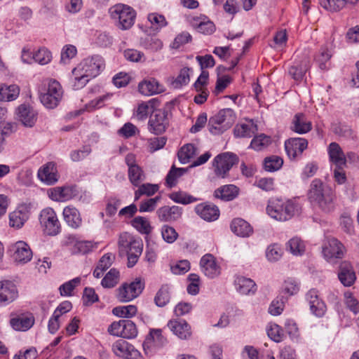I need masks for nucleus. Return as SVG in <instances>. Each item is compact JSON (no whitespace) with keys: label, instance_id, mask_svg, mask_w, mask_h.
<instances>
[{"label":"nucleus","instance_id":"6e6d98bb","mask_svg":"<svg viewBox=\"0 0 359 359\" xmlns=\"http://www.w3.org/2000/svg\"><path fill=\"white\" fill-rule=\"evenodd\" d=\"M131 344L123 339H118L112 345V351L114 353L121 358H125L127 352L129 351V347Z\"/></svg>","mask_w":359,"mask_h":359},{"label":"nucleus","instance_id":"a18cd8bd","mask_svg":"<svg viewBox=\"0 0 359 359\" xmlns=\"http://www.w3.org/2000/svg\"><path fill=\"white\" fill-rule=\"evenodd\" d=\"M283 160L278 156H271L264 158V168L269 172H275L281 168Z\"/></svg>","mask_w":359,"mask_h":359},{"label":"nucleus","instance_id":"2eb2a0df","mask_svg":"<svg viewBox=\"0 0 359 359\" xmlns=\"http://www.w3.org/2000/svg\"><path fill=\"white\" fill-rule=\"evenodd\" d=\"M194 211L202 219L207 222H213L219 217L218 207L211 203L204 202L196 205Z\"/></svg>","mask_w":359,"mask_h":359},{"label":"nucleus","instance_id":"5701e85b","mask_svg":"<svg viewBox=\"0 0 359 359\" xmlns=\"http://www.w3.org/2000/svg\"><path fill=\"white\" fill-rule=\"evenodd\" d=\"M139 92L146 96L159 94L164 92V86L156 79L151 78L141 81L138 85Z\"/></svg>","mask_w":359,"mask_h":359},{"label":"nucleus","instance_id":"052dcab7","mask_svg":"<svg viewBox=\"0 0 359 359\" xmlns=\"http://www.w3.org/2000/svg\"><path fill=\"white\" fill-rule=\"evenodd\" d=\"M147 19L150 22L151 26L156 29H161L168 25V22L165 16L157 13L149 14Z\"/></svg>","mask_w":359,"mask_h":359},{"label":"nucleus","instance_id":"f704fd0d","mask_svg":"<svg viewBox=\"0 0 359 359\" xmlns=\"http://www.w3.org/2000/svg\"><path fill=\"white\" fill-rule=\"evenodd\" d=\"M224 110H220L210 117L208 122L209 131L214 135H222L224 131Z\"/></svg>","mask_w":359,"mask_h":359},{"label":"nucleus","instance_id":"0eeeda50","mask_svg":"<svg viewBox=\"0 0 359 359\" xmlns=\"http://www.w3.org/2000/svg\"><path fill=\"white\" fill-rule=\"evenodd\" d=\"M166 343L167 339L162 335L161 329H151L142 344L144 353L151 357Z\"/></svg>","mask_w":359,"mask_h":359},{"label":"nucleus","instance_id":"ddd939ff","mask_svg":"<svg viewBox=\"0 0 359 359\" xmlns=\"http://www.w3.org/2000/svg\"><path fill=\"white\" fill-rule=\"evenodd\" d=\"M128 167V178L130 182L135 187L139 186L145 180V174L142 168L136 163L135 156L128 154L125 158Z\"/></svg>","mask_w":359,"mask_h":359},{"label":"nucleus","instance_id":"09e8293b","mask_svg":"<svg viewBox=\"0 0 359 359\" xmlns=\"http://www.w3.org/2000/svg\"><path fill=\"white\" fill-rule=\"evenodd\" d=\"M142 46L150 51L156 52L163 47V42L158 38L147 36L141 41Z\"/></svg>","mask_w":359,"mask_h":359},{"label":"nucleus","instance_id":"37998d69","mask_svg":"<svg viewBox=\"0 0 359 359\" xmlns=\"http://www.w3.org/2000/svg\"><path fill=\"white\" fill-rule=\"evenodd\" d=\"M196 151L197 149L193 144L184 145L178 152L180 161L183 164L188 163L196 155Z\"/></svg>","mask_w":359,"mask_h":359},{"label":"nucleus","instance_id":"f8f14e48","mask_svg":"<svg viewBox=\"0 0 359 359\" xmlns=\"http://www.w3.org/2000/svg\"><path fill=\"white\" fill-rule=\"evenodd\" d=\"M14 261L19 264L28 263L33 257L29 245L23 241H18L9 246Z\"/></svg>","mask_w":359,"mask_h":359},{"label":"nucleus","instance_id":"f3484780","mask_svg":"<svg viewBox=\"0 0 359 359\" xmlns=\"http://www.w3.org/2000/svg\"><path fill=\"white\" fill-rule=\"evenodd\" d=\"M201 271L209 278H214L221 273L220 267L217 264L215 258L211 254H205L200 260Z\"/></svg>","mask_w":359,"mask_h":359},{"label":"nucleus","instance_id":"3c124183","mask_svg":"<svg viewBox=\"0 0 359 359\" xmlns=\"http://www.w3.org/2000/svg\"><path fill=\"white\" fill-rule=\"evenodd\" d=\"M137 334V329L135 324L130 320L124 319L121 337L126 339H133L135 338Z\"/></svg>","mask_w":359,"mask_h":359},{"label":"nucleus","instance_id":"7c9ffc66","mask_svg":"<svg viewBox=\"0 0 359 359\" xmlns=\"http://www.w3.org/2000/svg\"><path fill=\"white\" fill-rule=\"evenodd\" d=\"M182 208L177 205L163 206L158 208L156 212L158 219L162 222L177 220L182 216Z\"/></svg>","mask_w":359,"mask_h":359},{"label":"nucleus","instance_id":"473e14b6","mask_svg":"<svg viewBox=\"0 0 359 359\" xmlns=\"http://www.w3.org/2000/svg\"><path fill=\"white\" fill-rule=\"evenodd\" d=\"M34 323L32 316L25 315L12 316L10 325L16 331L25 332L30 329Z\"/></svg>","mask_w":359,"mask_h":359},{"label":"nucleus","instance_id":"e433bc0d","mask_svg":"<svg viewBox=\"0 0 359 359\" xmlns=\"http://www.w3.org/2000/svg\"><path fill=\"white\" fill-rule=\"evenodd\" d=\"M190 68L184 67L180 69L178 75L170 80V86L175 89H180L187 86L190 81Z\"/></svg>","mask_w":359,"mask_h":359},{"label":"nucleus","instance_id":"b1692460","mask_svg":"<svg viewBox=\"0 0 359 359\" xmlns=\"http://www.w3.org/2000/svg\"><path fill=\"white\" fill-rule=\"evenodd\" d=\"M167 326L175 335L181 339H187L191 335V327L185 320H170Z\"/></svg>","mask_w":359,"mask_h":359},{"label":"nucleus","instance_id":"20e7f679","mask_svg":"<svg viewBox=\"0 0 359 359\" xmlns=\"http://www.w3.org/2000/svg\"><path fill=\"white\" fill-rule=\"evenodd\" d=\"M109 14L114 25L121 30L130 29L136 18V11L123 4H116L110 7Z\"/></svg>","mask_w":359,"mask_h":359},{"label":"nucleus","instance_id":"f03ea898","mask_svg":"<svg viewBox=\"0 0 359 359\" xmlns=\"http://www.w3.org/2000/svg\"><path fill=\"white\" fill-rule=\"evenodd\" d=\"M307 197L311 203L318 205L325 212H330L333 208L334 192L320 179H314L311 182Z\"/></svg>","mask_w":359,"mask_h":359},{"label":"nucleus","instance_id":"79ce46f5","mask_svg":"<svg viewBox=\"0 0 359 359\" xmlns=\"http://www.w3.org/2000/svg\"><path fill=\"white\" fill-rule=\"evenodd\" d=\"M138 189L135 191V201L140 199L142 195L151 196L155 194L158 190V185L150 183L140 184Z\"/></svg>","mask_w":359,"mask_h":359},{"label":"nucleus","instance_id":"5fc2aeb1","mask_svg":"<svg viewBox=\"0 0 359 359\" xmlns=\"http://www.w3.org/2000/svg\"><path fill=\"white\" fill-rule=\"evenodd\" d=\"M215 175L217 177L224 178V153L216 156L212 163Z\"/></svg>","mask_w":359,"mask_h":359},{"label":"nucleus","instance_id":"ea45409f","mask_svg":"<svg viewBox=\"0 0 359 359\" xmlns=\"http://www.w3.org/2000/svg\"><path fill=\"white\" fill-rule=\"evenodd\" d=\"M20 93V88L16 85H11L0 88V100L12 101L15 100Z\"/></svg>","mask_w":359,"mask_h":359},{"label":"nucleus","instance_id":"c756f323","mask_svg":"<svg viewBox=\"0 0 359 359\" xmlns=\"http://www.w3.org/2000/svg\"><path fill=\"white\" fill-rule=\"evenodd\" d=\"M258 130L257 125L252 119L247 120L245 123H238L233 128L236 137L250 138Z\"/></svg>","mask_w":359,"mask_h":359},{"label":"nucleus","instance_id":"e2e57ef3","mask_svg":"<svg viewBox=\"0 0 359 359\" xmlns=\"http://www.w3.org/2000/svg\"><path fill=\"white\" fill-rule=\"evenodd\" d=\"M344 303L346 307L354 314L359 313V301L351 292H346L344 294Z\"/></svg>","mask_w":359,"mask_h":359},{"label":"nucleus","instance_id":"603ef678","mask_svg":"<svg viewBox=\"0 0 359 359\" xmlns=\"http://www.w3.org/2000/svg\"><path fill=\"white\" fill-rule=\"evenodd\" d=\"M266 332L269 337L276 342H280L283 340L284 333L280 326L277 324H270Z\"/></svg>","mask_w":359,"mask_h":359},{"label":"nucleus","instance_id":"393cba45","mask_svg":"<svg viewBox=\"0 0 359 359\" xmlns=\"http://www.w3.org/2000/svg\"><path fill=\"white\" fill-rule=\"evenodd\" d=\"M327 153L330 161L335 166L344 168L346 165V156L337 142H331L327 147Z\"/></svg>","mask_w":359,"mask_h":359},{"label":"nucleus","instance_id":"f257e3e1","mask_svg":"<svg viewBox=\"0 0 359 359\" xmlns=\"http://www.w3.org/2000/svg\"><path fill=\"white\" fill-rule=\"evenodd\" d=\"M104 66V60L99 55L84 59L72 72L74 79V88L80 89L84 87L91 78L100 73Z\"/></svg>","mask_w":359,"mask_h":359},{"label":"nucleus","instance_id":"4468645a","mask_svg":"<svg viewBox=\"0 0 359 359\" xmlns=\"http://www.w3.org/2000/svg\"><path fill=\"white\" fill-rule=\"evenodd\" d=\"M308 147V141L305 138L291 137L285 142V151L290 159L300 156Z\"/></svg>","mask_w":359,"mask_h":359},{"label":"nucleus","instance_id":"864d4df0","mask_svg":"<svg viewBox=\"0 0 359 359\" xmlns=\"http://www.w3.org/2000/svg\"><path fill=\"white\" fill-rule=\"evenodd\" d=\"M137 307L134 305L117 306L113 309V313L121 318H130L136 314Z\"/></svg>","mask_w":359,"mask_h":359},{"label":"nucleus","instance_id":"0e129e2a","mask_svg":"<svg viewBox=\"0 0 359 359\" xmlns=\"http://www.w3.org/2000/svg\"><path fill=\"white\" fill-rule=\"evenodd\" d=\"M121 201L117 196H110L107 199L106 203V214L109 216H114L119 206L121 205Z\"/></svg>","mask_w":359,"mask_h":359},{"label":"nucleus","instance_id":"de8ad7c7","mask_svg":"<svg viewBox=\"0 0 359 359\" xmlns=\"http://www.w3.org/2000/svg\"><path fill=\"white\" fill-rule=\"evenodd\" d=\"M270 143L271 137L264 134H261L254 137L251 141L250 147L255 150L260 151L268 147Z\"/></svg>","mask_w":359,"mask_h":359},{"label":"nucleus","instance_id":"a211bd4d","mask_svg":"<svg viewBox=\"0 0 359 359\" xmlns=\"http://www.w3.org/2000/svg\"><path fill=\"white\" fill-rule=\"evenodd\" d=\"M29 217V210L27 205L22 204L9 214V225L15 229H20Z\"/></svg>","mask_w":359,"mask_h":359},{"label":"nucleus","instance_id":"49530a36","mask_svg":"<svg viewBox=\"0 0 359 359\" xmlns=\"http://www.w3.org/2000/svg\"><path fill=\"white\" fill-rule=\"evenodd\" d=\"M286 248L294 255H302L305 250L304 242L297 237L291 238L287 243Z\"/></svg>","mask_w":359,"mask_h":359},{"label":"nucleus","instance_id":"4be33fe9","mask_svg":"<svg viewBox=\"0 0 359 359\" xmlns=\"http://www.w3.org/2000/svg\"><path fill=\"white\" fill-rule=\"evenodd\" d=\"M338 278L341 284L345 287H350L354 284L356 276L350 262L344 261L340 264Z\"/></svg>","mask_w":359,"mask_h":359},{"label":"nucleus","instance_id":"72a5a7b5","mask_svg":"<svg viewBox=\"0 0 359 359\" xmlns=\"http://www.w3.org/2000/svg\"><path fill=\"white\" fill-rule=\"evenodd\" d=\"M236 290L241 294H253L257 291L255 283L248 278L237 276L234 280Z\"/></svg>","mask_w":359,"mask_h":359},{"label":"nucleus","instance_id":"338daca9","mask_svg":"<svg viewBox=\"0 0 359 359\" xmlns=\"http://www.w3.org/2000/svg\"><path fill=\"white\" fill-rule=\"evenodd\" d=\"M160 200L161 196H156L142 201L140 204L139 211L140 212H153L156 209L157 203Z\"/></svg>","mask_w":359,"mask_h":359},{"label":"nucleus","instance_id":"7ed1b4c3","mask_svg":"<svg viewBox=\"0 0 359 359\" xmlns=\"http://www.w3.org/2000/svg\"><path fill=\"white\" fill-rule=\"evenodd\" d=\"M266 210L271 218L285 222L299 214L300 206L293 200L283 201L279 198H271L268 201Z\"/></svg>","mask_w":359,"mask_h":359},{"label":"nucleus","instance_id":"9b49d317","mask_svg":"<svg viewBox=\"0 0 359 359\" xmlns=\"http://www.w3.org/2000/svg\"><path fill=\"white\" fill-rule=\"evenodd\" d=\"M79 194L76 185L56 187L48 190V197L56 202H66L75 198Z\"/></svg>","mask_w":359,"mask_h":359},{"label":"nucleus","instance_id":"412c9836","mask_svg":"<svg viewBox=\"0 0 359 359\" xmlns=\"http://www.w3.org/2000/svg\"><path fill=\"white\" fill-rule=\"evenodd\" d=\"M18 120L25 127H32L37 119V112L30 106L21 104L17 109Z\"/></svg>","mask_w":359,"mask_h":359},{"label":"nucleus","instance_id":"774afa93","mask_svg":"<svg viewBox=\"0 0 359 359\" xmlns=\"http://www.w3.org/2000/svg\"><path fill=\"white\" fill-rule=\"evenodd\" d=\"M33 57L36 62L40 65H46L50 62L52 57L51 53L46 48H43L34 53Z\"/></svg>","mask_w":359,"mask_h":359},{"label":"nucleus","instance_id":"a878e982","mask_svg":"<svg viewBox=\"0 0 359 359\" xmlns=\"http://www.w3.org/2000/svg\"><path fill=\"white\" fill-rule=\"evenodd\" d=\"M231 231L237 236L248 238L252 235L253 228L247 221L242 218H235L230 224Z\"/></svg>","mask_w":359,"mask_h":359},{"label":"nucleus","instance_id":"39448f33","mask_svg":"<svg viewBox=\"0 0 359 359\" xmlns=\"http://www.w3.org/2000/svg\"><path fill=\"white\" fill-rule=\"evenodd\" d=\"M43 232L48 236H56L61 231V224L55 211L52 208L43 209L39 216Z\"/></svg>","mask_w":359,"mask_h":359},{"label":"nucleus","instance_id":"69168bd1","mask_svg":"<svg viewBox=\"0 0 359 359\" xmlns=\"http://www.w3.org/2000/svg\"><path fill=\"white\" fill-rule=\"evenodd\" d=\"M163 239L168 243H174L178 238V233L175 229L168 225H163L161 228Z\"/></svg>","mask_w":359,"mask_h":359},{"label":"nucleus","instance_id":"bb28decb","mask_svg":"<svg viewBox=\"0 0 359 359\" xmlns=\"http://www.w3.org/2000/svg\"><path fill=\"white\" fill-rule=\"evenodd\" d=\"M290 129L298 134H306L312 130V123L304 114L297 113L293 117Z\"/></svg>","mask_w":359,"mask_h":359},{"label":"nucleus","instance_id":"bf43d9fd","mask_svg":"<svg viewBox=\"0 0 359 359\" xmlns=\"http://www.w3.org/2000/svg\"><path fill=\"white\" fill-rule=\"evenodd\" d=\"M133 226L142 233H149L151 231V226L148 220L141 216L135 217L132 221Z\"/></svg>","mask_w":359,"mask_h":359},{"label":"nucleus","instance_id":"1a4fd4ad","mask_svg":"<svg viewBox=\"0 0 359 359\" xmlns=\"http://www.w3.org/2000/svg\"><path fill=\"white\" fill-rule=\"evenodd\" d=\"M322 252L327 262H333L334 259H341L346 249L339 240L334 237H328L323 242Z\"/></svg>","mask_w":359,"mask_h":359},{"label":"nucleus","instance_id":"c85d7f7f","mask_svg":"<svg viewBox=\"0 0 359 359\" xmlns=\"http://www.w3.org/2000/svg\"><path fill=\"white\" fill-rule=\"evenodd\" d=\"M306 299L309 302L312 313L318 317L324 314L325 305L323 302L319 299L316 290H310L306 294Z\"/></svg>","mask_w":359,"mask_h":359},{"label":"nucleus","instance_id":"c9c22d12","mask_svg":"<svg viewBox=\"0 0 359 359\" xmlns=\"http://www.w3.org/2000/svg\"><path fill=\"white\" fill-rule=\"evenodd\" d=\"M310 65L308 59H304L299 63L291 66L288 70L289 74L296 81H301L305 73L309 69Z\"/></svg>","mask_w":359,"mask_h":359},{"label":"nucleus","instance_id":"13d9d810","mask_svg":"<svg viewBox=\"0 0 359 359\" xmlns=\"http://www.w3.org/2000/svg\"><path fill=\"white\" fill-rule=\"evenodd\" d=\"M320 5L330 12L340 11L344 6L343 0H318Z\"/></svg>","mask_w":359,"mask_h":359},{"label":"nucleus","instance_id":"aec40b11","mask_svg":"<svg viewBox=\"0 0 359 359\" xmlns=\"http://www.w3.org/2000/svg\"><path fill=\"white\" fill-rule=\"evenodd\" d=\"M18 297L16 286L11 281L0 282V304L7 305Z\"/></svg>","mask_w":359,"mask_h":359},{"label":"nucleus","instance_id":"cd10ccee","mask_svg":"<svg viewBox=\"0 0 359 359\" xmlns=\"http://www.w3.org/2000/svg\"><path fill=\"white\" fill-rule=\"evenodd\" d=\"M39 179L46 184L51 185L58 180L57 169L53 162H49L41 167L38 171Z\"/></svg>","mask_w":359,"mask_h":359},{"label":"nucleus","instance_id":"2f4dec72","mask_svg":"<svg viewBox=\"0 0 359 359\" xmlns=\"http://www.w3.org/2000/svg\"><path fill=\"white\" fill-rule=\"evenodd\" d=\"M62 215L65 222L73 229H77L82 224L81 214L78 209L72 205H68L63 209Z\"/></svg>","mask_w":359,"mask_h":359},{"label":"nucleus","instance_id":"4c0bfd02","mask_svg":"<svg viewBox=\"0 0 359 359\" xmlns=\"http://www.w3.org/2000/svg\"><path fill=\"white\" fill-rule=\"evenodd\" d=\"M154 303L158 307L166 306L170 300V286L163 284L161 286L154 297Z\"/></svg>","mask_w":359,"mask_h":359},{"label":"nucleus","instance_id":"c03bdc74","mask_svg":"<svg viewBox=\"0 0 359 359\" xmlns=\"http://www.w3.org/2000/svg\"><path fill=\"white\" fill-rule=\"evenodd\" d=\"M169 197L174 202L183 205L190 204L198 201L197 198L182 191L172 192Z\"/></svg>","mask_w":359,"mask_h":359},{"label":"nucleus","instance_id":"9d476101","mask_svg":"<svg viewBox=\"0 0 359 359\" xmlns=\"http://www.w3.org/2000/svg\"><path fill=\"white\" fill-rule=\"evenodd\" d=\"M169 125L168 112L165 109H156L151 114L148 123L149 130L155 134L163 133Z\"/></svg>","mask_w":359,"mask_h":359},{"label":"nucleus","instance_id":"a19ab883","mask_svg":"<svg viewBox=\"0 0 359 359\" xmlns=\"http://www.w3.org/2000/svg\"><path fill=\"white\" fill-rule=\"evenodd\" d=\"M120 280V273L113 268L105 275L101 281V285L104 288H111L117 285Z\"/></svg>","mask_w":359,"mask_h":359},{"label":"nucleus","instance_id":"6e6552de","mask_svg":"<svg viewBox=\"0 0 359 359\" xmlns=\"http://www.w3.org/2000/svg\"><path fill=\"white\" fill-rule=\"evenodd\" d=\"M144 283L140 278H135L130 283L122 284L117 290V297L122 302H128L137 298L142 292Z\"/></svg>","mask_w":359,"mask_h":359},{"label":"nucleus","instance_id":"423d86ee","mask_svg":"<svg viewBox=\"0 0 359 359\" xmlns=\"http://www.w3.org/2000/svg\"><path fill=\"white\" fill-rule=\"evenodd\" d=\"M62 95L63 90L60 83L55 80H50L47 90L44 93H41L40 100L46 108L54 109L60 102Z\"/></svg>","mask_w":359,"mask_h":359},{"label":"nucleus","instance_id":"dca6fc26","mask_svg":"<svg viewBox=\"0 0 359 359\" xmlns=\"http://www.w3.org/2000/svg\"><path fill=\"white\" fill-rule=\"evenodd\" d=\"M142 248L141 240L136 238L132 234L123 232L120 234L118 238V249L121 253L126 254L132 251H137Z\"/></svg>","mask_w":359,"mask_h":359},{"label":"nucleus","instance_id":"4d7b16f0","mask_svg":"<svg viewBox=\"0 0 359 359\" xmlns=\"http://www.w3.org/2000/svg\"><path fill=\"white\" fill-rule=\"evenodd\" d=\"M123 55L127 60L133 62H142L146 60L145 55L142 52L133 48L125 50Z\"/></svg>","mask_w":359,"mask_h":359},{"label":"nucleus","instance_id":"680f3d73","mask_svg":"<svg viewBox=\"0 0 359 359\" xmlns=\"http://www.w3.org/2000/svg\"><path fill=\"white\" fill-rule=\"evenodd\" d=\"M81 283V278L76 277L60 285L59 290L62 296H71L72 291Z\"/></svg>","mask_w":359,"mask_h":359},{"label":"nucleus","instance_id":"8fccbe9b","mask_svg":"<svg viewBox=\"0 0 359 359\" xmlns=\"http://www.w3.org/2000/svg\"><path fill=\"white\" fill-rule=\"evenodd\" d=\"M186 168H176L172 166L166 176V184L169 187L176 185L177 179L182 176L186 172Z\"/></svg>","mask_w":359,"mask_h":359},{"label":"nucleus","instance_id":"6ab92c4d","mask_svg":"<svg viewBox=\"0 0 359 359\" xmlns=\"http://www.w3.org/2000/svg\"><path fill=\"white\" fill-rule=\"evenodd\" d=\"M189 22L197 32L203 34H211L215 30L214 23L205 15L191 16L189 18Z\"/></svg>","mask_w":359,"mask_h":359},{"label":"nucleus","instance_id":"58836bf2","mask_svg":"<svg viewBox=\"0 0 359 359\" xmlns=\"http://www.w3.org/2000/svg\"><path fill=\"white\" fill-rule=\"evenodd\" d=\"M332 57L331 50L327 46H323L320 48L318 53L315 57L316 62L318 63L321 69H326L328 67L329 61Z\"/></svg>","mask_w":359,"mask_h":359}]
</instances>
